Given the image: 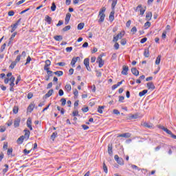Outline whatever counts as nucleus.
<instances>
[{
	"instance_id": "obj_58",
	"label": "nucleus",
	"mask_w": 176,
	"mask_h": 176,
	"mask_svg": "<svg viewBox=\"0 0 176 176\" xmlns=\"http://www.w3.org/2000/svg\"><path fill=\"white\" fill-rule=\"evenodd\" d=\"M32 97H34V95L32 93H29L28 94V100H31V98H32Z\"/></svg>"
},
{
	"instance_id": "obj_55",
	"label": "nucleus",
	"mask_w": 176,
	"mask_h": 176,
	"mask_svg": "<svg viewBox=\"0 0 176 176\" xmlns=\"http://www.w3.org/2000/svg\"><path fill=\"white\" fill-rule=\"evenodd\" d=\"M9 80L10 83H14V80H15L14 76H11Z\"/></svg>"
},
{
	"instance_id": "obj_14",
	"label": "nucleus",
	"mask_w": 176,
	"mask_h": 176,
	"mask_svg": "<svg viewBox=\"0 0 176 176\" xmlns=\"http://www.w3.org/2000/svg\"><path fill=\"white\" fill-rule=\"evenodd\" d=\"M129 120H131V119H138V114H131L127 118Z\"/></svg>"
},
{
	"instance_id": "obj_13",
	"label": "nucleus",
	"mask_w": 176,
	"mask_h": 176,
	"mask_svg": "<svg viewBox=\"0 0 176 176\" xmlns=\"http://www.w3.org/2000/svg\"><path fill=\"white\" fill-rule=\"evenodd\" d=\"M109 19L111 21L115 20V10H112L109 14Z\"/></svg>"
},
{
	"instance_id": "obj_35",
	"label": "nucleus",
	"mask_w": 176,
	"mask_h": 176,
	"mask_svg": "<svg viewBox=\"0 0 176 176\" xmlns=\"http://www.w3.org/2000/svg\"><path fill=\"white\" fill-rule=\"evenodd\" d=\"M103 170L106 174H108V167H107L104 162L103 163Z\"/></svg>"
},
{
	"instance_id": "obj_26",
	"label": "nucleus",
	"mask_w": 176,
	"mask_h": 176,
	"mask_svg": "<svg viewBox=\"0 0 176 176\" xmlns=\"http://www.w3.org/2000/svg\"><path fill=\"white\" fill-rule=\"evenodd\" d=\"M65 90H67V91L68 93H69V91H71V90H72L71 85H69V84L66 85L65 87Z\"/></svg>"
},
{
	"instance_id": "obj_38",
	"label": "nucleus",
	"mask_w": 176,
	"mask_h": 176,
	"mask_svg": "<svg viewBox=\"0 0 176 176\" xmlns=\"http://www.w3.org/2000/svg\"><path fill=\"white\" fill-rule=\"evenodd\" d=\"M69 30H71V25H67L63 29V31L65 32L66 31H69Z\"/></svg>"
},
{
	"instance_id": "obj_50",
	"label": "nucleus",
	"mask_w": 176,
	"mask_h": 176,
	"mask_svg": "<svg viewBox=\"0 0 176 176\" xmlns=\"http://www.w3.org/2000/svg\"><path fill=\"white\" fill-rule=\"evenodd\" d=\"M113 113H114V115H120V112L118 111V109H114V110L113 111Z\"/></svg>"
},
{
	"instance_id": "obj_6",
	"label": "nucleus",
	"mask_w": 176,
	"mask_h": 176,
	"mask_svg": "<svg viewBox=\"0 0 176 176\" xmlns=\"http://www.w3.org/2000/svg\"><path fill=\"white\" fill-rule=\"evenodd\" d=\"M129 72V66L123 65L122 71L121 72L122 75H128Z\"/></svg>"
},
{
	"instance_id": "obj_61",
	"label": "nucleus",
	"mask_w": 176,
	"mask_h": 176,
	"mask_svg": "<svg viewBox=\"0 0 176 176\" xmlns=\"http://www.w3.org/2000/svg\"><path fill=\"white\" fill-rule=\"evenodd\" d=\"M3 149H8V142H4Z\"/></svg>"
},
{
	"instance_id": "obj_51",
	"label": "nucleus",
	"mask_w": 176,
	"mask_h": 176,
	"mask_svg": "<svg viewBox=\"0 0 176 176\" xmlns=\"http://www.w3.org/2000/svg\"><path fill=\"white\" fill-rule=\"evenodd\" d=\"M147 40H148V38L146 37H144L141 39L140 43H145V42H146Z\"/></svg>"
},
{
	"instance_id": "obj_4",
	"label": "nucleus",
	"mask_w": 176,
	"mask_h": 176,
	"mask_svg": "<svg viewBox=\"0 0 176 176\" xmlns=\"http://www.w3.org/2000/svg\"><path fill=\"white\" fill-rule=\"evenodd\" d=\"M84 65H85L87 71H91V68H90V62L89 58H87L84 60Z\"/></svg>"
},
{
	"instance_id": "obj_24",
	"label": "nucleus",
	"mask_w": 176,
	"mask_h": 176,
	"mask_svg": "<svg viewBox=\"0 0 176 176\" xmlns=\"http://www.w3.org/2000/svg\"><path fill=\"white\" fill-rule=\"evenodd\" d=\"M148 93V90L144 89L139 93L140 97H143V96L146 95Z\"/></svg>"
},
{
	"instance_id": "obj_63",
	"label": "nucleus",
	"mask_w": 176,
	"mask_h": 176,
	"mask_svg": "<svg viewBox=\"0 0 176 176\" xmlns=\"http://www.w3.org/2000/svg\"><path fill=\"white\" fill-rule=\"evenodd\" d=\"M8 16H14V11L8 12Z\"/></svg>"
},
{
	"instance_id": "obj_64",
	"label": "nucleus",
	"mask_w": 176,
	"mask_h": 176,
	"mask_svg": "<svg viewBox=\"0 0 176 176\" xmlns=\"http://www.w3.org/2000/svg\"><path fill=\"white\" fill-rule=\"evenodd\" d=\"M74 74V69L71 68L69 70V75H72Z\"/></svg>"
},
{
	"instance_id": "obj_15",
	"label": "nucleus",
	"mask_w": 176,
	"mask_h": 176,
	"mask_svg": "<svg viewBox=\"0 0 176 176\" xmlns=\"http://www.w3.org/2000/svg\"><path fill=\"white\" fill-rule=\"evenodd\" d=\"M131 72L135 76H138V75H140V72H138L135 67L131 69Z\"/></svg>"
},
{
	"instance_id": "obj_43",
	"label": "nucleus",
	"mask_w": 176,
	"mask_h": 176,
	"mask_svg": "<svg viewBox=\"0 0 176 176\" xmlns=\"http://www.w3.org/2000/svg\"><path fill=\"white\" fill-rule=\"evenodd\" d=\"M131 168H133V170H138V171H140V168H138V166H137V165H131Z\"/></svg>"
},
{
	"instance_id": "obj_34",
	"label": "nucleus",
	"mask_w": 176,
	"mask_h": 176,
	"mask_svg": "<svg viewBox=\"0 0 176 176\" xmlns=\"http://www.w3.org/2000/svg\"><path fill=\"white\" fill-rule=\"evenodd\" d=\"M116 3H118V0H113L111 3L112 9H115V6H116Z\"/></svg>"
},
{
	"instance_id": "obj_2",
	"label": "nucleus",
	"mask_w": 176,
	"mask_h": 176,
	"mask_svg": "<svg viewBox=\"0 0 176 176\" xmlns=\"http://www.w3.org/2000/svg\"><path fill=\"white\" fill-rule=\"evenodd\" d=\"M105 10H107V8H105V7H103L100 12H99V16H100V19L98 20L99 23H103L104 20L105 19Z\"/></svg>"
},
{
	"instance_id": "obj_1",
	"label": "nucleus",
	"mask_w": 176,
	"mask_h": 176,
	"mask_svg": "<svg viewBox=\"0 0 176 176\" xmlns=\"http://www.w3.org/2000/svg\"><path fill=\"white\" fill-rule=\"evenodd\" d=\"M24 133H25V135H21L16 140V142L17 144H19V145H21V144H23V142H24V140H28V138H30V134H31V132H30L29 130L25 129Z\"/></svg>"
},
{
	"instance_id": "obj_7",
	"label": "nucleus",
	"mask_w": 176,
	"mask_h": 176,
	"mask_svg": "<svg viewBox=\"0 0 176 176\" xmlns=\"http://www.w3.org/2000/svg\"><path fill=\"white\" fill-rule=\"evenodd\" d=\"M21 120V118H15L14 121V127H19V126H20V122Z\"/></svg>"
},
{
	"instance_id": "obj_56",
	"label": "nucleus",
	"mask_w": 176,
	"mask_h": 176,
	"mask_svg": "<svg viewBox=\"0 0 176 176\" xmlns=\"http://www.w3.org/2000/svg\"><path fill=\"white\" fill-rule=\"evenodd\" d=\"M6 131V128H5V126H1L0 127V132L1 133H4V131Z\"/></svg>"
},
{
	"instance_id": "obj_18",
	"label": "nucleus",
	"mask_w": 176,
	"mask_h": 176,
	"mask_svg": "<svg viewBox=\"0 0 176 176\" xmlns=\"http://www.w3.org/2000/svg\"><path fill=\"white\" fill-rule=\"evenodd\" d=\"M34 108H35V104L31 103L28 107V111L32 112V111H34Z\"/></svg>"
},
{
	"instance_id": "obj_41",
	"label": "nucleus",
	"mask_w": 176,
	"mask_h": 176,
	"mask_svg": "<svg viewBox=\"0 0 176 176\" xmlns=\"http://www.w3.org/2000/svg\"><path fill=\"white\" fill-rule=\"evenodd\" d=\"M60 102H62V103H61V105H62L63 107H64V105H65V104H67V100H65V98H62V99L60 100Z\"/></svg>"
},
{
	"instance_id": "obj_47",
	"label": "nucleus",
	"mask_w": 176,
	"mask_h": 176,
	"mask_svg": "<svg viewBox=\"0 0 176 176\" xmlns=\"http://www.w3.org/2000/svg\"><path fill=\"white\" fill-rule=\"evenodd\" d=\"M66 52L67 53H71V52H72V47H66Z\"/></svg>"
},
{
	"instance_id": "obj_12",
	"label": "nucleus",
	"mask_w": 176,
	"mask_h": 176,
	"mask_svg": "<svg viewBox=\"0 0 176 176\" xmlns=\"http://www.w3.org/2000/svg\"><path fill=\"white\" fill-rule=\"evenodd\" d=\"M32 121L31 120V118H28L27 120V126L30 129V130L32 131Z\"/></svg>"
},
{
	"instance_id": "obj_3",
	"label": "nucleus",
	"mask_w": 176,
	"mask_h": 176,
	"mask_svg": "<svg viewBox=\"0 0 176 176\" xmlns=\"http://www.w3.org/2000/svg\"><path fill=\"white\" fill-rule=\"evenodd\" d=\"M114 159L116 162H117L118 164H120V166H123L124 164V160H123V158L119 157V155H116L114 156Z\"/></svg>"
},
{
	"instance_id": "obj_16",
	"label": "nucleus",
	"mask_w": 176,
	"mask_h": 176,
	"mask_svg": "<svg viewBox=\"0 0 176 176\" xmlns=\"http://www.w3.org/2000/svg\"><path fill=\"white\" fill-rule=\"evenodd\" d=\"M152 19V12H148L146 14V19L147 20V21H151Z\"/></svg>"
},
{
	"instance_id": "obj_62",
	"label": "nucleus",
	"mask_w": 176,
	"mask_h": 176,
	"mask_svg": "<svg viewBox=\"0 0 176 176\" xmlns=\"http://www.w3.org/2000/svg\"><path fill=\"white\" fill-rule=\"evenodd\" d=\"M82 129H84V130H88V129H89V126L85 125V124H82Z\"/></svg>"
},
{
	"instance_id": "obj_54",
	"label": "nucleus",
	"mask_w": 176,
	"mask_h": 176,
	"mask_svg": "<svg viewBox=\"0 0 176 176\" xmlns=\"http://www.w3.org/2000/svg\"><path fill=\"white\" fill-rule=\"evenodd\" d=\"M58 95L62 97V96H64V91L63 89H60L58 91Z\"/></svg>"
},
{
	"instance_id": "obj_32",
	"label": "nucleus",
	"mask_w": 176,
	"mask_h": 176,
	"mask_svg": "<svg viewBox=\"0 0 176 176\" xmlns=\"http://www.w3.org/2000/svg\"><path fill=\"white\" fill-rule=\"evenodd\" d=\"M13 113H19V107L14 106L12 110Z\"/></svg>"
},
{
	"instance_id": "obj_9",
	"label": "nucleus",
	"mask_w": 176,
	"mask_h": 176,
	"mask_svg": "<svg viewBox=\"0 0 176 176\" xmlns=\"http://www.w3.org/2000/svg\"><path fill=\"white\" fill-rule=\"evenodd\" d=\"M117 137L118 138L122 137L124 138H130V137H131V133H122V134H119Z\"/></svg>"
},
{
	"instance_id": "obj_53",
	"label": "nucleus",
	"mask_w": 176,
	"mask_h": 176,
	"mask_svg": "<svg viewBox=\"0 0 176 176\" xmlns=\"http://www.w3.org/2000/svg\"><path fill=\"white\" fill-rule=\"evenodd\" d=\"M6 47V43H4L3 45L1 47V52H3L5 50V48Z\"/></svg>"
},
{
	"instance_id": "obj_42",
	"label": "nucleus",
	"mask_w": 176,
	"mask_h": 176,
	"mask_svg": "<svg viewBox=\"0 0 176 176\" xmlns=\"http://www.w3.org/2000/svg\"><path fill=\"white\" fill-rule=\"evenodd\" d=\"M13 153V148H8L7 151V155L10 156V155H12Z\"/></svg>"
},
{
	"instance_id": "obj_46",
	"label": "nucleus",
	"mask_w": 176,
	"mask_h": 176,
	"mask_svg": "<svg viewBox=\"0 0 176 176\" xmlns=\"http://www.w3.org/2000/svg\"><path fill=\"white\" fill-rule=\"evenodd\" d=\"M56 65H58L59 67H65V63L59 62V63H56Z\"/></svg>"
},
{
	"instance_id": "obj_22",
	"label": "nucleus",
	"mask_w": 176,
	"mask_h": 176,
	"mask_svg": "<svg viewBox=\"0 0 176 176\" xmlns=\"http://www.w3.org/2000/svg\"><path fill=\"white\" fill-rule=\"evenodd\" d=\"M162 60V55H159L157 58H156V60H155V64L157 65H159V64H160V60Z\"/></svg>"
},
{
	"instance_id": "obj_20",
	"label": "nucleus",
	"mask_w": 176,
	"mask_h": 176,
	"mask_svg": "<svg viewBox=\"0 0 176 176\" xmlns=\"http://www.w3.org/2000/svg\"><path fill=\"white\" fill-rule=\"evenodd\" d=\"M147 87L149 89H151L152 90H153L155 89V85H153V82H148L147 83Z\"/></svg>"
},
{
	"instance_id": "obj_19",
	"label": "nucleus",
	"mask_w": 176,
	"mask_h": 176,
	"mask_svg": "<svg viewBox=\"0 0 176 176\" xmlns=\"http://www.w3.org/2000/svg\"><path fill=\"white\" fill-rule=\"evenodd\" d=\"M108 153L111 156L113 155V151H112V144L108 145Z\"/></svg>"
},
{
	"instance_id": "obj_36",
	"label": "nucleus",
	"mask_w": 176,
	"mask_h": 176,
	"mask_svg": "<svg viewBox=\"0 0 176 176\" xmlns=\"http://www.w3.org/2000/svg\"><path fill=\"white\" fill-rule=\"evenodd\" d=\"M57 137V132H54L52 135H51V140L54 141V139Z\"/></svg>"
},
{
	"instance_id": "obj_40",
	"label": "nucleus",
	"mask_w": 176,
	"mask_h": 176,
	"mask_svg": "<svg viewBox=\"0 0 176 176\" xmlns=\"http://www.w3.org/2000/svg\"><path fill=\"white\" fill-rule=\"evenodd\" d=\"M131 32H132V34L134 35V34L137 32V28L135 26L133 27L131 30Z\"/></svg>"
},
{
	"instance_id": "obj_23",
	"label": "nucleus",
	"mask_w": 176,
	"mask_h": 176,
	"mask_svg": "<svg viewBox=\"0 0 176 176\" xmlns=\"http://www.w3.org/2000/svg\"><path fill=\"white\" fill-rule=\"evenodd\" d=\"M45 21H47L48 24H52V17L49 16L48 15H46Z\"/></svg>"
},
{
	"instance_id": "obj_39",
	"label": "nucleus",
	"mask_w": 176,
	"mask_h": 176,
	"mask_svg": "<svg viewBox=\"0 0 176 176\" xmlns=\"http://www.w3.org/2000/svg\"><path fill=\"white\" fill-rule=\"evenodd\" d=\"M16 64H17V62L14 61L11 63V65H10V68H11V69H13V68H14V67H16Z\"/></svg>"
},
{
	"instance_id": "obj_21",
	"label": "nucleus",
	"mask_w": 176,
	"mask_h": 176,
	"mask_svg": "<svg viewBox=\"0 0 176 176\" xmlns=\"http://www.w3.org/2000/svg\"><path fill=\"white\" fill-rule=\"evenodd\" d=\"M54 90L50 89L47 91V93L45 94V98H49L52 94H53Z\"/></svg>"
},
{
	"instance_id": "obj_25",
	"label": "nucleus",
	"mask_w": 176,
	"mask_h": 176,
	"mask_svg": "<svg viewBox=\"0 0 176 176\" xmlns=\"http://www.w3.org/2000/svg\"><path fill=\"white\" fill-rule=\"evenodd\" d=\"M54 75H56L57 76H63V72L62 71H56L54 72Z\"/></svg>"
},
{
	"instance_id": "obj_10",
	"label": "nucleus",
	"mask_w": 176,
	"mask_h": 176,
	"mask_svg": "<svg viewBox=\"0 0 176 176\" xmlns=\"http://www.w3.org/2000/svg\"><path fill=\"white\" fill-rule=\"evenodd\" d=\"M161 129L164 131H166L167 133V134H169V135H170V137H172V138H173V135H175L173 133V132H171V131L168 130V129L165 128L164 126H161Z\"/></svg>"
},
{
	"instance_id": "obj_44",
	"label": "nucleus",
	"mask_w": 176,
	"mask_h": 176,
	"mask_svg": "<svg viewBox=\"0 0 176 176\" xmlns=\"http://www.w3.org/2000/svg\"><path fill=\"white\" fill-rule=\"evenodd\" d=\"M21 58V55H18L15 59V63H19Z\"/></svg>"
},
{
	"instance_id": "obj_27",
	"label": "nucleus",
	"mask_w": 176,
	"mask_h": 176,
	"mask_svg": "<svg viewBox=\"0 0 176 176\" xmlns=\"http://www.w3.org/2000/svg\"><path fill=\"white\" fill-rule=\"evenodd\" d=\"M144 57H149L150 54H149L148 49L144 50Z\"/></svg>"
},
{
	"instance_id": "obj_29",
	"label": "nucleus",
	"mask_w": 176,
	"mask_h": 176,
	"mask_svg": "<svg viewBox=\"0 0 176 176\" xmlns=\"http://www.w3.org/2000/svg\"><path fill=\"white\" fill-rule=\"evenodd\" d=\"M104 108H105V106H99L98 108V112L99 113H102V109H104Z\"/></svg>"
},
{
	"instance_id": "obj_60",
	"label": "nucleus",
	"mask_w": 176,
	"mask_h": 176,
	"mask_svg": "<svg viewBox=\"0 0 176 176\" xmlns=\"http://www.w3.org/2000/svg\"><path fill=\"white\" fill-rule=\"evenodd\" d=\"M114 47H115L116 50H118L119 49V43H116L114 44Z\"/></svg>"
},
{
	"instance_id": "obj_28",
	"label": "nucleus",
	"mask_w": 176,
	"mask_h": 176,
	"mask_svg": "<svg viewBox=\"0 0 176 176\" xmlns=\"http://www.w3.org/2000/svg\"><path fill=\"white\" fill-rule=\"evenodd\" d=\"M117 38L118 39H122V36H124V32H121L120 34H118L117 36Z\"/></svg>"
},
{
	"instance_id": "obj_5",
	"label": "nucleus",
	"mask_w": 176,
	"mask_h": 176,
	"mask_svg": "<svg viewBox=\"0 0 176 176\" xmlns=\"http://www.w3.org/2000/svg\"><path fill=\"white\" fill-rule=\"evenodd\" d=\"M102 56H100L98 57V63L99 64V68H102L104 67V60H102Z\"/></svg>"
},
{
	"instance_id": "obj_37",
	"label": "nucleus",
	"mask_w": 176,
	"mask_h": 176,
	"mask_svg": "<svg viewBox=\"0 0 176 176\" xmlns=\"http://www.w3.org/2000/svg\"><path fill=\"white\" fill-rule=\"evenodd\" d=\"M145 30L151 27V22L147 21L144 23Z\"/></svg>"
},
{
	"instance_id": "obj_30",
	"label": "nucleus",
	"mask_w": 176,
	"mask_h": 176,
	"mask_svg": "<svg viewBox=\"0 0 176 176\" xmlns=\"http://www.w3.org/2000/svg\"><path fill=\"white\" fill-rule=\"evenodd\" d=\"M55 41H63V36H55L54 37Z\"/></svg>"
},
{
	"instance_id": "obj_31",
	"label": "nucleus",
	"mask_w": 176,
	"mask_h": 176,
	"mask_svg": "<svg viewBox=\"0 0 176 176\" xmlns=\"http://www.w3.org/2000/svg\"><path fill=\"white\" fill-rule=\"evenodd\" d=\"M83 27H85V23H80L78 25V30H83Z\"/></svg>"
},
{
	"instance_id": "obj_49",
	"label": "nucleus",
	"mask_w": 176,
	"mask_h": 176,
	"mask_svg": "<svg viewBox=\"0 0 176 176\" xmlns=\"http://www.w3.org/2000/svg\"><path fill=\"white\" fill-rule=\"evenodd\" d=\"M126 43H127V41H126V38H122V39L121 40V45H126Z\"/></svg>"
},
{
	"instance_id": "obj_17",
	"label": "nucleus",
	"mask_w": 176,
	"mask_h": 176,
	"mask_svg": "<svg viewBox=\"0 0 176 176\" xmlns=\"http://www.w3.org/2000/svg\"><path fill=\"white\" fill-rule=\"evenodd\" d=\"M142 126H144V127H147V129H152L153 127V124H149L148 122H144Z\"/></svg>"
},
{
	"instance_id": "obj_59",
	"label": "nucleus",
	"mask_w": 176,
	"mask_h": 176,
	"mask_svg": "<svg viewBox=\"0 0 176 176\" xmlns=\"http://www.w3.org/2000/svg\"><path fill=\"white\" fill-rule=\"evenodd\" d=\"M20 80H21V76H18L16 81V85H19V82H20Z\"/></svg>"
},
{
	"instance_id": "obj_45",
	"label": "nucleus",
	"mask_w": 176,
	"mask_h": 176,
	"mask_svg": "<svg viewBox=\"0 0 176 176\" xmlns=\"http://www.w3.org/2000/svg\"><path fill=\"white\" fill-rule=\"evenodd\" d=\"M166 35H167V32L164 31L163 33H162V38L163 39H166V37L167 36Z\"/></svg>"
},
{
	"instance_id": "obj_57",
	"label": "nucleus",
	"mask_w": 176,
	"mask_h": 176,
	"mask_svg": "<svg viewBox=\"0 0 176 176\" xmlns=\"http://www.w3.org/2000/svg\"><path fill=\"white\" fill-rule=\"evenodd\" d=\"M63 24H64V21H59L58 24L56 25V27H60V25H63Z\"/></svg>"
},
{
	"instance_id": "obj_8",
	"label": "nucleus",
	"mask_w": 176,
	"mask_h": 176,
	"mask_svg": "<svg viewBox=\"0 0 176 176\" xmlns=\"http://www.w3.org/2000/svg\"><path fill=\"white\" fill-rule=\"evenodd\" d=\"M78 60H80V58L79 56L74 57L71 62V65L73 67V68L75 67V64H76V62Z\"/></svg>"
},
{
	"instance_id": "obj_48",
	"label": "nucleus",
	"mask_w": 176,
	"mask_h": 176,
	"mask_svg": "<svg viewBox=\"0 0 176 176\" xmlns=\"http://www.w3.org/2000/svg\"><path fill=\"white\" fill-rule=\"evenodd\" d=\"M31 63V57L29 56L27 58L26 63H25V65H27V64H30Z\"/></svg>"
},
{
	"instance_id": "obj_11",
	"label": "nucleus",
	"mask_w": 176,
	"mask_h": 176,
	"mask_svg": "<svg viewBox=\"0 0 176 176\" xmlns=\"http://www.w3.org/2000/svg\"><path fill=\"white\" fill-rule=\"evenodd\" d=\"M69 20H71V13H67L66 14L65 19V24L67 25L69 23Z\"/></svg>"
},
{
	"instance_id": "obj_52",
	"label": "nucleus",
	"mask_w": 176,
	"mask_h": 176,
	"mask_svg": "<svg viewBox=\"0 0 176 176\" xmlns=\"http://www.w3.org/2000/svg\"><path fill=\"white\" fill-rule=\"evenodd\" d=\"M51 64H52V62L50 61V60L48 59L45 60V65H48L50 67Z\"/></svg>"
},
{
	"instance_id": "obj_33",
	"label": "nucleus",
	"mask_w": 176,
	"mask_h": 176,
	"mask_svg": "<svg viewBox=\"0 0 176 176\" xmlns=\"http://www.w3.org/2000/svg\"><path fill=\"white\" fill-rule=\"evenodd\" d=\"M56 3L53 2L51 6V10L52 12H55L56 11Z\"/></svg>"
}]
</instances>
